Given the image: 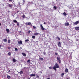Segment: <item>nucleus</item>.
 I'll return each mask as SVG.
<instances>
[{
	"label": "nucleus",
	"instance_id": "obj_48",
	"mask_svg": "<svg viewBox=\"0 0 79 79\" xmlns=\"http://www.w3.org/2000/svg\"><path fill=\"white\" fill-rule=\"evenodd\" d=\"M28 2V3H29L30 2Z\"/></svg>",
	"mask_w": 79,
	"mask_h": 79
},
{
	"label": "nucleus",
	"instance_id": "obj_3",
	"mask_svg": "<svg viewBox=\"0 0 79 79\" xmlns=\"http://www.w3.org/2000/svg\"><path fill=\"white\" fill-rule=\"evenodd\" d=\"M40 27L42 31H44V30H45V28H44V27H43V26H42V24H41L40 25Z\"/></svg>",
	"mask_w": 79,
	"mask_h": 79
},
{
	"label": "nucleus",
	"instance_id": "obj_44",
	"mask_svg": "<svg viewBox=\"0 0 79 79\" xmlns=\"http://www.w3.org/2000/svg\"><path fill=\"white\" fill-rule=\"evenodd\" d=\"M1 47H2V46H1V45H0V48H1Z\"/></svg>",
	"mask_w": 79,
	"mask_h": 79
},
{
	"label": "nucleus",
	"instance_id": "obj_50",
	"mask_svg": "<svg viewBox=\"0 0 79 79\" xmlns=\"http://www.w3.org/2000/svg\"><path fill=\"white\" fill-rule=\"evenodd\" d=\"M67 79H68V78H67Z\"/></svg>",
	"mask_w": 79,
	"mask_h": 79
},
{
	"label": "nucleus",
	"instance_id": "obj_5",
	"mask_svg": "<svg viewBox=\"0 0 79 79\" xmlns=\"http://www.w3.org/2000/svg\"><path fill=\"white\" fill-rule=\"evenodd\" d=\"M30 76H31V77H32L33 76L34 77H35V74H31L30 75Z\"/></svg>",
	"mask_w": 79,
	"mask_h": 79
},
{
	"label": "nucleus",
	"instance_id": "obj_20",
	"mask_svg": "<svg viewBox=\"0 0 79 79\" xmlns=\"http://www.w3.org/2000/svg\"><path fill=\"white\" fill-rule=\"evenodd\" d=\"M39 59L40 60H41V61H42L43 60H44V58H41V57H40Z\"/></svg>",
	"mask_w": 79,
	"mask_h": 79
},
{
	"label": "nucleus",
	"instance_id": "obj_36",
	"mask_svg": "<svg viewBox=\"0 0 79 79\" xmlns=\"http://www.w3.org/2000/svg\"><path fill=\"white\" fill-rule=\"evenodd\" d=\"M27 62H29V63H30V60H28L27 61Z\"/></svg>",
	"mask_w": 79,
	"mask_h": 79
},
{
	"label": "nucleus",
	"instance_id": "obj_37",
	"mask_svg": "<svg viewBox=\"0 0 79 79\" xmlns=\"http://www.w3.org/2000/svg\"><path fill=\"white\" fill-rule=\"evenodd\" d=\"M23 3H25V1H24V0H23Z\"/></svg>",
	"mask_w": 79,
	"mask_h": 79
},
{
	"label": "nucleus",
	"instance_id": "obj_4",
	"mask_svg": "<svg viewBox=\"0 0 79 79\" xmlns=\"http://www.w3.org/2000/svg\"><path fill=\"white\" fill-rule=\"evenodd\" d=\"M79 23V21H77L75 22H73V24L74 25H77V24H78V23Z\"/></svg>",
	"mask_w": 79,
	"mask_h": 79
},
{
	"label": "nucleus",
	"instance_id": "obj_49",
	"mask_svg": "<svg viewBox=\"0 0 79 79\" xmlns=\"http://www.w3.org/2000/svg\"><path fill=\"white\" fill-rule=\"evenodd\" d=\"M31 26H32V25H31Z\"/></svg>",
	"mask_w": 79,
	"mask_h": 79
},
{
	"label": "nucleus",
	"instance_id": "obj_32",
	"mask_svg": "<svg viewBox=\"0 0 79 79\" xmlns=\"http://www.w3.org/2000/svg\"><path fill=\"white\" fill-rule=\"evenodd\" d=\"M8 55H9V56H10V55H11V53H10V52H9L8 53Z\"/></svg>",
	"mask_w": 79,
	"mask_h": 79
},
{
	"label": "nucleus",
	"instance_id": "obj_16",
	"mask_svg": "<svg viewBox=\"0 0 79 79\" xmlns=\"http://www.w3.org/2000/svg\"><path fill=\"white\" fill-rule=\"evenodd\" d=\"M7 78L8 79H10V78H11V77L9 75H7Z\"/></svg>",
	"mask_w": 79,
	"mask_h": 79
},
{
	"label": "nucleus",
	"instance_id": "obj_18",
	"mask_svg": "<svg viewBox=\"0 0 79 79\" xmlns=\"http://www.w3.org/2000/svg\"><path fill=\"white\" fill-rule=\"evenodd\" d=\"M63 15H64V16H66L67 15H66V13L64 12L63 13Z\"/></svg>",
	"mask_w": 79,
	"mask_h": 79
},
{
	"label": "nucleus",
	"instance_id": "obj_15",
	"mask_svg": "<svg viewBox=\"0 0 79 79\" xmlns=\"http://www.w3.org/2000/svg\"><path fill=\"white\" fill-rule=\"evenodd\" d=\"M22 54L24 56H26V55L24 53H22Z\"/></svg>",
	"mask_w": 79,
	"mask_h": 79
},
{
	"label": "nucleus",
	"instance_id": "obj_46",
	"mask_svg": "<svg viewBox=\"0 0 79 79\" xmlns=\"http://www.w3.org/2000/svg\"><path fill=\"white\" fill-rule=\"evenodd\" d=\"M9 72H10V70H9Z\"/></svg>",
	"mask_w": 79,
	"mask_h": 79
},
{
	"label": "nucleus",
	"instance_id": "obj_29",
	"mask_svg": "<svg viewBox=\"0 0 79 79\" xmlns=\"http://www.w3.org/2000/svg\"><path fill=\"white\" fill-rule=\"evenodd\" d=\"M15 51H18V48H15Z\"/></svg>",
	"mask_w": 79,
	"mask_h": 79
},
{
	"label": "nucleus",
	"instance_id": "obj_25",
	"mask_svg": "<svg viewBox=\"0 0 79 79\" xmlns=\"http://www.w3.org/2000/svg\"><path fill=\"white\" fill-rule=\"evenodd\" d=\"M10 42H11V40H8V43H10Z\"/></svg>",
	"mask_w": 79,
	"mask_h": 79
},
{
	"label": "nucleus",
	"instance_id": "obj_24",
	"mask_svg": "<svg viewBox=\"0 0 79 79\" xmlns=\"http://www.w3.org/2000/svg\"><path fill=\"white\" fill-rule=\"evenodd\" d=\"M32 39H35V36H32Z\"/></svg>",
	"mask_w": 79,
	"mask_h": 79
},
{
	"label": "nucleus",
	"instance_id": "obj_14",
	"mask_svg": "<svg viewBox=\"0 0 79 79\" xmlns=\"http://www.w3.org/2000/svg\"><path fill=\"white\" fill-rule=\"evenodd\" d=\"M13 22H14V23H18V22L17 21H16V20H13Z\"/></svg>",
	"mask_w": 79,
	"mask_h": 79
},
{
	"label": "nucleus",
	"instance_id": "obj_43",
	"mask_svg": "<svg viewBox=\"0 0 79 79\" xmlns=\"http://www.w3.org/2000/svg\"><path fill=\"white\" fill-rule=\"evenodd\" d=\"M44 24H46V23H45V22H44Z\"/></svg>",
	"mask_w": 79,
	"mask_h": 79
},
{
	"label": "nucleus",
	"instance_id": "obj_22",
	"mask_svg": "<svg viewBox=\"0 0 79 79\" xmlns=\"http://www.w3.org/2000/svg\"><path fill=\"white\" fill-rule=\"evenodd\" d=\"M64 73H62L61 74V76H62V77H63V76H64Z\"/></svg>",
	"mask_w": 79,
	"mask_h": 79
},
{
	"label": "nucleus",
	"instance_id": "obj_17",
	"mask_svg": "<svg viewBox=\"0 0 79 79\" xmlns=\"http://www.w3.org/2000/svg\"><path fill=\"white\" fill-rule=\"evenodd\" d=\"M19 73H20V74H23V71H21Z\"/></svg>",
	"mask_w": 79,
	"mask_h": 79
},
{
	"label": "nucleus",
	"instance_id": "obj_23",
	"mask_svg": "<svg viewBox=\"0 0 79 79\" xmlns=\"http://www.w3.org/2000/svg\"><path fill=\"white\" fill-rule=\"evenodd\" d=\"M8 6H9V7H12V4H9Z\"/></svg>",
	"mask_w": 79,
	"mask_h": 79
},
{
	"label": "nucleus",
	"instance_id": "obj_7",
	"mask_svg": "<svg viewBox=\"0 0 79 79\" xmlns=\"http://www.w3.org/2000/svg\"><path fill=\"white\" fill-rule=\"evenodd\" d=\"M57 45L58 46V47H61V42H59L57 44Z\"/></svg>",
	"mask_w": 79,
	"mask_h": 79
},
{
	"label": "nucleus",
	"instance_id": "obj_8",
	"mask_svg": "<svg viewBox=\"0 0 79 79\" xmlns=\"http://www.w3.org/2000/svg\"><path fill=\"white\" fill-rule=\"evenodd\" d=\"M26 25H29L31 24V22H28V23H26Z\"/></svg>",
	"mask_w": 79,
	"mask_h": 79
},
{
	"label": "nucleus",
	"instance_id": "obj_45",
	"mask_svg": "<svg viewBox=\"0 0 79 79\" xmlns=\"http://www.w3.org/2000/svg\"><path fill=\"white\" fill-rule=\"evenodd\" d=\"M1 25H2V24L0 23V26H1Z\"/></svg>",
	"mask_w": 79,
	"mask_h": 79
},
{
	"label": "nucleus",
	"instance_id": "obj_33",
	"mask_svg": "<svg viewBox=\"0 0 79 79\" xmlns=\"http://www.w3.org/2000/svg\"><path fill=\"white\" fill-rule=\"evenodd\" d=\"M43 54H44V55H46V53L45 52H43Z\"/></svg>",
	"mask_w": 79,
	"mask_h": 79
},
{
	"label": "nucleus",
	"instance_id": "obj_40",
	"mask_svg": "<svg viewBox=\"0 0 79 79\" xmlns=\"http://www.w3.org/2000/svg\"><path fill=\"white\" fill-rule=\"evenodd\" d=\"M10 47H8V49H10Z\"/></svg>",
	"mask_w": 79,
	"mask_h": 79
},
{
	"label": "nucleus",
	"instance_id": "obj_28",
	"mask_svg": "<svg viewBox=\"0 0 79 79\" xmlns=\"http://www.w3.org/2000/svg\"><path fill=\"white\" fill-rule=\"evenodd\" d=\"M19 23H18L17 22V25L18 26H19Z\"/></svg>",
	"mask_w": 79,
	"mask_h": 79
},
{
	"label": "nucleus",
	"instance_id": "obj_47",
	"mask_svg": "<svg viewBox=\"0 0 79 79\" xmlns=\"http://www.w3.org/2000/svg\"><path fill=\"white\" fill-rule=\"evenodd\" d=\"M47 79H50V78H48Z\"/></svg>",
	"mask_w": 79,
	"mask_h": 79
},
{
	"label": "nucleus",
	"instance_id": "obj_38",
	"mask_svg": "<svg viewBox=\"0 0 79 79\" xmlns=\"http://www.w3.org/2000/svg\"><path fill=\"white\" fill-rule=\"evenodd\" d=\"M55 55H58V53H57V52H55Z\"/></svg>",
	"mask_w": 79,
	"mask_h": 79
},
{
	"label": "nucleus",
	"instance_id": "obj_6",
	"mask_svg": "<svg viewBox=\"0 0 79 79\" xmlns=\"http://www.w3.org/2000/svg\"><path fill=\"white\" fill-rule=\"evenodd\" d=\"M18 43L19 44V45H21V44H22V41H18Z\"/></svg>",
	"mask_w": 79,
	"mask_h": 79
},
{
	"label": "nucleus",
	"instance_id": "obj_52",
	"mask_svg": "<svg viewBox=\"0 0 79 79\" xmlns=\"http://www.w3.org/2000/svg\"><path fill=\"white\" fill-rule=\"evenodd\" d=\"M18 12H19V11H18Z\"/></svg>",
	"mask_w": 79,
	"mask_h": 79
},
{
	"label": "nucleus",
	"instance_id": "obj_13",
	"mask_svg": "<svg viewBox=\"0 0 79 79\" xmlns=\"http://www.w3.org/2000/svg\"><path fill=\"white\" fill-rule=\"evenodd\" d=\"M65 73H68V69H66L65 70Z\"/></svg>",
	"mask_w": 79,
	"mask_h": 79
},
{
	"label": "nucleus",
	"instance_id": "obj_21",
	"mask_svg": "<svg viewBox=\"0 0 79 79\" xmlns=\"http://www.w3.org/2000/svg\"><path fill=\"white\" fill-rule=\"evenodd\" d=\"M13 61L14 62H16V60H15V59H13Z\"/></svg>",
	"mask_w": 79,
	"mask_h": 79
},
{
	"label": "nucleus",
	"instance_id": "obj_27",
	"mask_svg": "<svg viewBox=\"0 0 79 79\" xmlns=\"http://www.w3.org/2000/svg\"><path fill=\"white\" fill-rule=\"evenodd\" d=\"M29 40L28 39L26 40H25V42H29Z\"/></svg>",
	"mask_w": 79,
	"mask_h": 79
},
{
	"label": "nucleus",
	"instance_id": "obj_34",
	"mask_svg": "<svg viewBox=\"0 0 79 79\" xmlns=\"http://www.w3.org/2000/svg\"><path fill=\"white\" fill-rule=\"evenodd\" d=\"M30 32H31V31H28L27 33H28V34H29L30 33Z\"/></svg>",
	"mask_w": 79,
	"mask_h": 79
},
{
	"label": "nucleus",
	"instance_id": "obj_11",
	"mask_svg": "<svg viewBox=\"0 0 79 79\" xmlns=\"http://www.w3.org/2000/svg\"><path fill=\"white\" fill-rule=\"evenodd\" d=\"M76 30H79V27H75Z\"/></svg>",
	"mask_w": 79,
	"mask_h": 79
},
{
	"label": "nucleus",
	"instance_id": "obj_30",
	"mask_svg": "<svg viewBox=\"0 0 79 79\" xmlns=\"http://www.w3.org/2000/svg\"><path fill=\"white\" fill-rule=\"evenodd\" d=\"M53 8H54V9H55V10H56L57 8H56V6H54L53 7Z\"/></svg>",
	"mask_w": 79,
	"mask_h": 79
},
{
	"label": "nucleus",
	"instance_id": "obj_9",
	"mask_svg": "<svg viewBox=\"0 0 79 79\" xmlns=\"http://www.w3.org/2000/svg\"><path fill=\"white\" fill-rule=\"evenodd\" d=\"M69 24L68 23H65V26H68V25H69Z\"/></svg>",
	"mask_w": 79,
	"mask_h": 79
},
{
	"label": "nucleus",
	"instance_id": "obj_2",
	"mask_svg": "<svg viewBox=\"0 0 79 79\" xmlns=\"http://www.w3.org/2000/svg\"><path fill=\"white\" fill-rule=\"evenodd\" d=\"M57 60L59 63H61V59L60 57H57Z\"/></svg>",
	"mask_w": 79,
	"mask_h": 79
},
{
	"label": "nucleus",
	"instance_id": "obj_39",
	"mask_svg": "<svg viewBox=\"0 0 79 79\" xmlns=\"http://www.w3.org/2000/svg\"><path fill=\"white\" fill-rule=\"evenodd\" d=\"M49 69H52V67H49Z\"/></svg>",
	"mask_w": 79,
	"mask_h": 79
},
{
	"label": "nucleus",
	"instance_id": "obj_12",
	"mask_svg": "<svg viewBox=\"0 0 79 79\" xmlns=\"http://www.w3.org/2000/svg\"><path fill=\"white\" fill-rule=\"evenodd\" d=\"M3 41H4V42H7V40H6V39H3Z\"/></svg>",
	"mask_w": 79,
	"mask_h": 79
},
{
	"label": "nucleus",
	"instance_id": "obj_35",
	"mask_svg": "<svg viewBox=\"0 0 79 79\" xmlns=\"http://www.w3.org/2000/svg\"><path fill=\"white\" fill-rule=\"evenodd\" d=\"M26 16H25V15H23L22 16V17L23 18H24V17H25Z\"/></svg>",
	"mask_w": 79,
	"mask_h": 79
},
{
	"label": "nucleus",
	"instance_id": "obj_19",
	"mask_svg": "<svg viewBox=\"0 0 79 79\" xmlns=\"http://www.w3.org/2000/svg\"><path fill=\"white\" fill-rule=\"evenodd\" d=\"M39 33H34V35H39Z\"/></svg>",
	"mask_w": 79,
	"mask_h": 79
},
{
	"label": "nucleus",
	"instance_id": "obj_42",
	"mask_svg": "<svg viewBox=\"0 0 79 79\" xmlns=\"http://www.w3.org/2000/svg\"><path fill=\"white\" fill-rule=\"evenodd\" d=\"M9 1H10V2H11L12 1V0H9Z\"/></svg>",
	"mask_w": 79,
	"mask_h": 79
},
{
	"label": "nucleus",
	"instance_id": "obj_1",
	"mask_svg": "<svg viewBox=\"0 0 79 79\" xmlns=\"http://www.w3.org/2000/svg\"><path fill=\"white\" fill-rule=\"evenodd\" d=\"M59 65H58V64L57 63H56L55 64V66L53 67V69L54 70H56V68H59Z\"/></svg>",
	"mask_w": 79,
	"mask_h": 79
},
{
	"label": "nucleus",
	"instance_id": "obj_10",
	"mask_svg": "<svg viewBox=\"0 0 79 79\" xmlns=\"http://www.w3.org/2000/svg\"><path fill=\"white\" fill-rule=\"evenodd\" d=\"M6 31H7V33H9V32H10V30L8 29H7L6 30Z\"/></svg>",
	"mask_w": 79,
	"mask_h": 79
},
{
	"label": "nucleus",
	"instance_id": "obj_31",
	"mask_svg": "<svg viewBox=\"0 0 79 79\" xmlns=\"http://www.w3.org/2000/svg\"><path fill=\"white\" fill-rule=\"evenodd\" d=\"M57 39H58L59 40H60V38L59 37H57Z\"/></svg>",
	"mask_w": 79,
	"mask_h": 79
},
{
	"label": "nucleus",
	"instance_id": "obj_26",
	"mask_svg": "<svg viewBox=\"0 0 79 79\" xmlns=\"http://www.w3.org/2000/svg\"><path fill=\"white\" fill-rule=\"evenodd\" d=\"M33 29H36V27H35V26H33Z\"/></svg>",
	"mask_w": 79,
	"mask_h": 79
},
{
	"label": "nucleus",
	"instance_id": "obj_51",
	"mask_svg": "<svg viewBox=\"0 0 79 79\" xmlns=\"http://www.w3.org/2000/svg\"><path fill=\"white\" fill-rule=\"evenodd\" d=\"M28 79H30V78H28Z\"/></svg>",
	"mask_w": 79,
	"mask_h": 79
},
{
	"label": "nucleus",
	"instance_id": "obj_41",
	"mask_svg": "<svg viewBox=\"0 0 79 79\" xmlns=\"http://www.w3.org/2000/svg\"><path fill=\"white\" fill-rule=\"evenodd\" d=\"M36 77H39L38 75H37Z\"/></svg>",
	"mask_w": 79,
	"mask_h": 79
}]
</instances>
